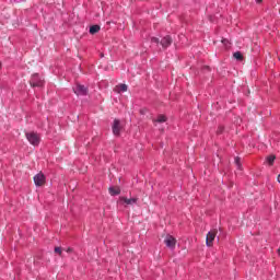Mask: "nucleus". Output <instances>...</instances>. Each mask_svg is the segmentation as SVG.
I'll return each instance as SVG.
<instances>
[{"label":"nucleus","mask_w":280,"mask_h":280,"mask_svg":"<svg viewBox=\"0 0 280 280\" xmlns=\"http://www.w3.org/2000/svg\"><path fill=\"white\" fill-rule=\"evenodd\" d=\"M34 183L36 187H43V185H45L46 183L45 174H43L42 172L36 174L34 176Z\"/></svg>","instance_id":"obj_7"},{"label":"nucleus","mask_w":280,"mask_h":280,"mask_svg":"<svg viewBox=\"0 0 280 280\" xmlns=\"http://www.w3.org/2000/svg\"><path fill=\"white\" fill-rule=\"evenodd\" d=\"M151 43H155V45L160 44L163 47V49H167V47H170V45H172V37L170 35H167V36L163 37L161 39V42L159 40V38L152 37Z\"/></svg>","instance_id":"obj_1"},{"label":"nucleus","mask_w":280,"mask_h":280,"mask_svg":"<svg viewBox=\"0 0 280 280\" xmlns=\"http://www.w3.org/2000/svg\"><path fill=\"white\" fill-rule=\"evenodd\" d=\"M218 235V230H211L206 236L207 246H213V242L215 241V236Z\"/></svg>","instance_id":"obj_4"},{"label":"nucleus","mask_w":280,"mask_h":280,"mask_svg":"<svg viewBox=\"0 0 280 280\" xmlns=\"http://www.w3.org/2000/svg\"><path fill=\"white\" fill-rule=\"evenodd\" d=\"M256 3H261V0H256Z\"/></svg>","instance_id":"obj_19"},{"label":"nucleus","mask_w":280,"mask_h":280,"mask_svg":"<svg viewBox=\"0 0 280 280\" xmlns=\"http://www.w3.org/2000/svg\"><path fill=\"white\" fill-rule=\"evenodd\" d=\"M55 253H56L59 257H62V248H60V247H55Z\"/></svg>","instance_id":"obj_16"},{"label":"nucleus","mask_w":280,"mask_h":280,"mask_svg":"<svg viewBox=\"0 0 280 280\" xmlns=\"http://www.w3.org/2000/svg\"><path fill=\"white\" fill-rule=\"evenodd\" d=\"M26 139L31 145H38L40 143V137L36 132H27Z\"/></svg>","instance_id":"obj_2"},{"label":"nucleus","mask_w":280,"mask_h":280,"mask_svg":"<svg viewBox=\"0 0 280 280\" xmlns=\"http://www.w3.org/2000/svg\"><path fill=\"white\" fill-rule=\"evenodd\" d=\"M101 27L100 25H92L90 27V34H97V32H100Z\"/></svg>","instance_id":"obj_13"},{"label":"nucleus","mask_w":280,"mask_h":280,"mask_svg":"<svg viewBox=\"0 0 280 280\" xmlns=\"http://www.w3.org/2000/svg\"><path fill=\"white\" fill-rule=\"evenodd\" d=\"M164 244L167 246V248L174 249L176 248V238L167 234L164 238Z\"/></svg>","instance_id":"obj_6"},{"label":"nucleus","mask_w":280,"mask_h":280,"mask_svg":"<svg viewBox=\"0 0 280 280\" xmlns=\"http://www.w3.org/2000/svg\"><path fill=\"white\" fill-rule=\"evenodd\" d=\"M108 191L110 196H119L121 194V189H119V187H110Z\"/></svg>","instance_id":"obj_10"},{"label":"nucleus","mask_w":280,"mask_h":280,"mask_svg":"<svg viewBox=\"0 0 280 280\" xmlns=\"http://www.w3.org/2000/svg\"><path fill=\"white\" fill-rule=\"evenodd\" d=\"M66 253H73V249L71 247L66 249Z\"/></svg>","instance_id":"obj_18"},{"label":"nucleus","mask_w":280,"mask_h":280,"mask_svg":"<svg viewBox=\"0 0 280 280\" xmlns=\"http://www.w3.org/2000/svg\"><path fill=\"white\" fill-rule=\"evenodd\" d=\"M278 183H280V175H278Z\"/></svg>","instance_id":"obj_20"},{"label":"nucleus","mask_w":280,"mask_h":280,"mask_svg":"<svg viewBox=\"0 0 280 280\" xmlns=\"http://www.w3.org/2000/svg\"><path fill=\"white\" fill-rule=\"evenodd\" d=\"M122 128L124 126H121V121L119 119H114L112 130L115 137H119Z\"/></svg>","instance_id":"obj_3"},{"label":"nucleus","mask_w":280,"mask_h":280,"mask_svg":"<svg viewBox=\"0 0 280 280\" xmlns=\"http://www.w3.org/2000/svg\"><path fill=\"white\" fill-rule=\"evenodd\" d=\"M30 84L34 89L36 86H43L44 81H43V79H40V77L38 74H33L30 80Z\"/></svg>","instance_id":"obj_5"},{"label":"nucleus","mask_w":280,"mask_h":280,"mask_svg":"<svg viewBox=\"0 0 280 280\" xmlns=\"http://www.w3.org/2000/svg\"><path fill=\"white\" fill-rule=\"evenodd\" d=\"M233 58H235V60H244V56L240 51L234 52Z\"/></svg>","instance_id":"obj_14"},{"label":"nucleus","mask_w":280,"mask_h":280,"mask_svg":"<svg viewBox=\"0 0 280 280\" xmlns=\"http://www.w3.org/2000/svg\"><path fill=\"white\" fill-rule=\"evenodd\" d=\"M121 200H122V202H125V205H137V201H138L139 199H137V198H130V199H128V198H126V197H122Z\"/></svg>","instance_id":"obj_11"},{"label":"nucleus","mask_w":280,"mask_h":280,"mask_svg":"<svg viewBox=\"0 0 280 280\" xmlns=\"http://www.w3.org/2000/svg\"><path fill=\"white\" fill-rule=\"evenodd\" d=\"M235 163H236V165H238V167H240V158H235Z\"/></svg>","instance_id":"obj_17"},{"label":"nucleus","mask_w":280,"mask_h":280,"mask_svg":"<svg viewBox=\"0 0 280 280\" xmlns=\"http://www.w3.org/2000/svg\"><path fill=\"white\" fill-rule=\"evenodd\" d=\"M153 121L154 124H165V121H167V117H165V115H160Z\"/></svg>","instance_id":"obj_12"},{"label":"nucleus","mask_w":280,"mask_h":280,"mask_svg":"<svg viewBox=\"0 0 280 280\" xmlns=\"http://www.w3.org/2000/svg\"><path fill=\"white\" fill-rule=\"evenodd\" d=\"M73 92L75 93V95H88L89 89L82 84H77L73 89Z\"/></svg>","instance_id":"obj_8"},{"label":"nucleus","mask_w":280,"mask_h":280,"mask_svg":"<svg viewBox=\"0 0 280 280\" xmlns=\"http://www.w3.org/2000/svg\"><path fill=\"white\" fill-rule=\"evenodd\" d=\"M275 159H277L275 155H269L267 158V163H269V165H272V163H275Z\"/></svg>","instance_id":"obj_15"},{"label":"nucleus","mask_w":280,"mask_h":280,"mask_svg":"<svg viewBox=\"0 0 280 280\" xmlns=\"http://www.w3.org/2000/svg\"><path fill=\"white\" fill-rule=\"evenodd\" d=\"M115 93H126L128 91V85L119 84L114 89Z\"/></svg>","instance_id":"obj_9"}]
</instances>
